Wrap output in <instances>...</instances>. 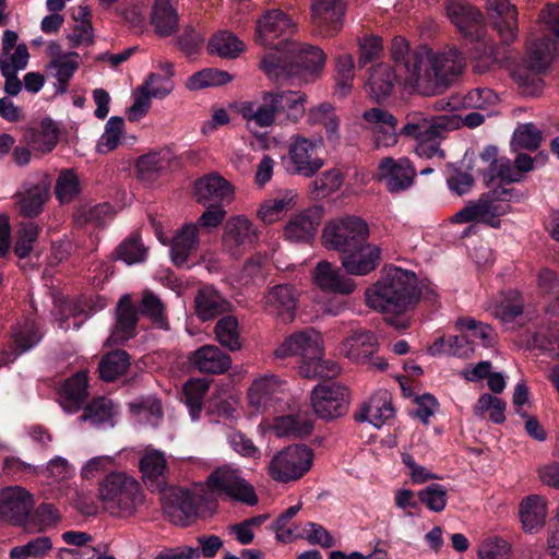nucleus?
<instances>
[{
    "mask_svg": "<svg viewBox=\"0 0 559 559\" xmlns=\"http://www.w3.org/2000/svg\"><path fill=\"white\" fill-rule=\"evenodd\" d=\"M87 373L79 371L64 381L61 386L62 407L73 414L81 409L87 397Z\"/></svg>",
    "mask_w": 559,
    "mask_h": 559,
    "instance_id": "obj_31",
    "label": "nucleus"
},
{
    "mask_svg": "<svg viewBox=\"0 0 559 559\" xmlns=\"http://www.w3.org/2000/svg\"><path fill=\"white\" fill-rule=\"evenodd\" d=\"M343 183L341 170L332 168L323 171L311 183V194L313 198H325L336 191Z\"/></svg>",
    "mask_w": 559,
    "mask_h": 559,
    "instance_id": "obj_53",
    "label": "nucleus"
},
{
    "mask_svg": "<svg viewBox=\"0 0 559 559\" xmlns=\"http://www.w3.org/2000/svg\"><path fill=\"white\" fill-rule=\"evenodd\" d=\"M116 254L117 259L131 265L143 262L146 259L147 250L141 242L140 236L132 234L117 247Z\"/></svg>",
    "mask_w": 559,
    "mask_h": 559,
    "instance_id": "obj_50",
    "label": "nucleus"
},
{
    "mask_svg": "<svg viewBox=\"0 0 559 559\" xmlns=\"http://www.w3.org/2000/svg\"><path fill=\"white\" fill-rule=\"evenodd\" d=\"M299 536L302 539H307L309 544L320 545L322 548H332L336 545V540L330 532L314 522H307Z\"/></svg>",
    "mask_w": 559,
    "mask_h": 559,
    "instance_id": "obj_59",
    "label": "nucleus"
},
{
    "mask_svg": "<svg viewBox=\"0 0 559 559\" xmlns=\"http://www.w3.org/2000/svg\"><path fill=\"white\" fill-rule=\"evenodd\" d=\"M290 202L292 198L265 201L264 203L261 204L260 209L258 210V217L265 224L274 223L287 210Z\"/></svg>",
    "mask_w": 559,
    "mask_h": 559,
    "instance_id": "obj_62",
    "label": "nucleus"
},
{
    "mask_svg": "<svg viewBox=\"0 0 559 559\" xmlns=\"http://www.w3.org/2000/svg\"><path fill=\"white\" fill-rule=\"evenodd\" d=\"M322 355L321 336L312 329L287 336L275 349L277 358L300 356L299 373L306 379L331 378L337 373V365L323 360Z\"/></svg>",
    "mask_w": 559,
    "mask_h": 559,
    "instance_id": "obj_6",
    "label": "nucleus"
},
{
    "mask_svg": "<svg viewBox=\"0 0 559 559\" xmlns=\"http://www.w3.org/2000/svg\"><path fill=\"white\" fill-rule=\"evenodd\" d=\"M233 75L216 68H205L188 78L186 87L190 91H199L206 87H217L227 84Z\"/></svg>",
    "mask_w": 559,
    "mask_h": 559,
    "instance_id": "obj_42",
    "label": "nucleus"
},
{
    "mask_svg": "<svg viewBox=\"0 0 559 559\" xmlns=\"http://www.w3.org/2000/svg\"><path fill=\"white\" fill-rule=\"evenodd\" d=\"M39 226L33 222L25 223L21 226L14 245V253L20 259H25L29 255L39 236Z\"/></svg>",
    "mask_w": 559,
    "mask_h": 559,
    "instance_id": "obj_56",
    "label": "nucleus"
},
{
    "mask_svg": "<svg viewBox=\"0 0 559 559\" xmlns=\"http://www.w3.org/2000/svg\"><path fill=\"white\" fill-rule=\"evenodd\" d=\"M346 273V270L343 271L340 266L321 260L313 270L312 278L313 283L324 292L349 295L355 290L356 283Z\"/></svg>",
    "mask_w": 559,
    "mask_h": 559,
    "instance_id": "obj_21",
    "label": "nucleus"
},
{
    "mask_svg": "<svg viewBox=\"0 0 559 559\" xmlns=\"http://www.w3.org/2000/svg\"><path fill=\"white\" fill-rule=\"evenodd\" d=\"M272 95L278 108L280 123L297 122L305 116L307 99L305 93L292 90H277L273 91Z\"/></svg>",
    "mask_w": 559,
    "mask_h": 559,
    "instance_id": "obj_30",
    "label": "nucleus"
},
{
    "mask_svg": "<svg viewBox=\"0 0 559 559\" xmlns=\"http://www.w3.org/2000/svg\"><path fill=\"white\" fill-rule=\"evenodd\" d=\"M130 367V355L124 349H115L105 354L99 364V378L106 382L115 381Z\"/></svg>",
    "mask_w": 559,
    "mask_h": 559,
    "instance_id": "obj_39",
    "label": "nucleus"
},
{
    "mask_svg": "<svg viewBox=\"0 0 559 559\" xmlns=\"http://www.w3.org/2000/svg\"><path fill=\"white\" fill-rule=\"evenodd\" d=\"M283 164L290 175L312 178L324 166V159L318 154L316 141L298 135L289 145L288 156Z\"/></svg>",
    "mask_w": 559,
    "mask_h": 559,
    "instance_id": "obj_13",
    "label": "nucleus"
},
{
    "mask_svg": "<svg viewBox=\"0 0 559 559\" xmlns=\"http://www.w3.org/2000/svg\"><path fill=\"white\" fill-rule=\"evenodd\" d=\"M130 412L135 416H143L147 423L156 426L163 418V407L158 399L146 396L129 404Z\"/></svg>",
    "mask_w": 559,
    "mask_h": 559,
    "instance_id": "obj_51",
    "label": "nucleus"
},
{
    "mask_svg": "<svg viewBox=\"0 0 559 559\" xmlns=\"http://www.w3.org/2000/svg\"><path fill=\"white\" fill-rule=\"evenodd\" d=\"M139 466L143 480L150 490H164L166 485L165 472L167 469V461L163 452L158 450L146 452L141 457Z\"/></svg>",
    "mask_w": 559,
    "mask_h": 559,
    "instance_id": "obj_29",
    "label": "nucleus"
},
{
    "mask_svg": "<svg viewBox=\"0 0 559 559\" xmlns=\"http://www.w3.org/2000/svg\"><path fill=\"white\" fill-rule=\"evenodd\" d=\"M230 302L212 285L200 287L194 297V313L203 322L229 311Z\"/></svg>",
    "mask_w": 559,
    "mask_h": 559,
    "instance_id": "obj_27",
    "label": "nucleus"
},
{
    "mask_svg": "<svg viewBox=\"0 0 559 559\" xmlns=\"http://www.w3.org/2000/svg\"><path fill=\"white\" fill-rule=\"evenodd\" d=\"M379 173L391 193H399L411 188L416 176L413 164L406 157L399 159L384 157L379 164Z\"/></svg>",
    "mask_w": 559,
    "mask_h": 559,
    "instance_id": "obj_20",
    "label": "nucleus"
},
{
    "mask_svg": "<svg viewBox=\"0 0 559 559\" xmlns=\"http://www.w3.org/2000/svg\"><path fill=\"white\" fill-rule=\"evenodd\" d=\"M81 192L80 180L73 169H63L56 181L55 194L60 203L71 202Z\"/></svg>",
    "mask_w": 559,
    "mask_h": 559,
    "instance_id": "obj_48",
    "label": "nucleus"
},
{
    "mask_svg": "<svg viewBox=\"0 0 559 559\" xmlns=\"http://www.w3.org/2000/svg\"><path fill=\"white\" fill-rule=\"evenodd\" d=\"M354 69L355 64L352 55L343 53L337 57L335 82L337 86L336 93L340 97H346L350 93L355 78Z\"/></svg>",
    "mask_w": 559,
    "mask_h": 559,
    "instance_id": "obj_47",
    "label": "nucleus"
},
{
    "mask_svg": "<svg viewBox=\"0 0 559 559\" xmlns=\"http://www.w3.org/2000/svg\"><path fill=\"white\" fill-rule=\"evenodd\" d=\"M297 29L289 14L281 9H267L255 21L253 39L257 45L269 48V52L294 50L293 36Z\"/></svg>",
    "mask_w": 559,
    "mask_h": 559,
    "instance_id": "obj_8",
    "label": "nucleus"
},
{
    "mask_svg": "<svg viewBox=\"0 0 559 559\" xmlns=\"http://www.w3.org/2000/svg\"><path fill=\"white\" fill-rule=\"evenodd\" d=\"M383 50L382 39L379 36L370 35L359 40L358 45V67L364 68L368 63L377 60Z\"/></svg>",
    "mask_w": 559,
    "mask_h": 559,
    "instance_id": "obj_60",
    "label": "nucleus"
},
{
    "mask_svg": "<svg viewBox=\"0 0 559 559\" xmlns=\"http://www.w3.org/2000/svg\"><path fill=\"white\" fill-rule=\"evenodd\" d=\"M325 61L326 55L321 48L296 41L292 51L285 49L282 52H266L260 60V69L271 80L297 76L308 81L322 71Z\"/></svg>",
    "mask_w": 559,
    "mask_h": 559,
    "instance_id": "obj_5",
    "label": "nucleus"
},
{
    "mask_svg": "<svg viewBox=\"0 0 559 559\" xmlns=\"http://www.w3.org/2000/svg\"><path fill=\"white\" fill-rule=\"evenodd\" d=\"M98 490L105 509L111 514H132L143 500L141 485L124 473H110Z\"/></svg>",
    "mask_w": 559,
    "mask_h": 559,
    "instance_id": "obj_10",
    "label": "nucleus"
},
{
    "mask_svg": "<svg viewBox=\"0 0 559 559\" xmlns=\"http://www.w3.org/2000/svg\"><path fill=\"white\" fill-rule=\"evenodd\" d=\"M245 44L234 33L229 31H221L214 34L207 44L210 53H216L222 58H236L245 50Z\"/></svg>",
    "mask_w": 559,
    "mask_h": 559,
    "instance_id": "obj_41",
    "label": "nucleus"
},
{
    "mask_svg": "<svg viewBox=\"0 0 559 559\" xmlns=\"http://www.w3.org/2000/svg\"><path fill=\"white\" fill-rule=\"evenodd\" d=\"M421 295L415 272L390 266L382 270L379 280L366 290V302L374 310L392 314L388 323L404 331L409 326V319L403 316L416 308Z\"/></svg>",
    "mask_w": 559,
    "mask_h": 559,
    "instance_id": "obj_4",
    "label": "nucleus"
},
{
    "mask_svg": "<svg viewBox=\"0 0 559 559\" xmlns=\"http://www.w3.org/2000/svg\"><path fill=\"white\" fill-rule=\"evenodd\" d=\"M206 392V386L199 382L189 381L183 385V394L186 405L189 408L192 419H198L202 411L203 395Z\"/></svg>",
    "mask_w": 559,
    "mask_h": 559,
    "instance_id": "obj_61",
    "label": "nucleus"
},
{
    "mask_svg": "<svg viewBox=\"0 0 559 559\" xmlns=\"http://www.w3.org/2000/svg\"><path fill=\"white\" fill-rule=\"evenodd\" d=\"M297 307V290L290 284H280L272 287L265 295L266 310L284 323L292 322Z\"/></svg>",
    "mask_w": 559,
    "mask_h": 559,
    "instance_id": "obj_25",
    "label": "nucleus"
},
{
    "mask_svg": "<svg viewBox=\"0 0 559 559\" xmlns=\"http://www.w3.org/2000/svg\"><path fill=\"white\" fill-rule=\"evenodd\" d=\"M394 409L391 403L382 402L379 400H371L369 403H364L359 412L354 415L358 423L368 421L374 427L380 428L384 421L393 416Z\"/></svg>",
    "mask_w": 559,
    "mask_h": 559,
    "instance_id": "obj_43",
    "label": "nucleus"
},
{
    "mask_svg": "<svg viewBox=\"0 0 559 559\" xmlns=\"http://www.w3.org/2000/svg\"><path fill=\"white\" fill-rule=\"evenodd\" d=\"M311 406L321 419L342 417L348 412L349 390L335 381L320 382L312 390Z\"/></svg>",
    "mask_w": 559,
    "mask_h": 559,
    "instance_id": "obj_12",
    "label": "nucleus"
},
{
    "mask_svg": "<svg viewBox=\"0 0 559 559\" xmlns=\"http://www.w3.org/2000/svg\"><path fill=\"white\" fill-rule=\"evenodd\" d=\"M393 67L380 63L371 68L367 87L371 97L381 103L390 97L396 84L414 87L420 81L447 88L463 68L462 53L456 48L435 53L428 46L409 49L405 38L396 36L390 48Z\"/></svg>",
    "mask_w": 559,
    "mask_h": 559,
    "instance_id": "obj_1",
    "label": "nucleus"
},
{
    "mask_svg": "<svg viewBox=\"0 0 559 559\" xmlns=\"http://www.w3.org/2000/svg\"><path fill=\"white\" fill-rule=\"evenodd\" d=\"M320 206L308 207L290 217L284 228L285 239L292 242H311L322 221Z\"/></svg>",
    "mask_w": 559,
    "mask_h": 559,
    "instance_id": "obj_22",
    "label": "nucleus"
},
{
    "mask_svg": "<svg viewBox=\"0 0 559 559\" xmlns=\"http://www.w3.org/2000/svg\"><path fill=\"white\" fill-rule=\"evenodd\" d=\"M362 118L372 129L378 147H391L397 143L401 129H397V119L391 112L373 107L364 111Z\"/></svg>",
    "mask_w": 559,
    "mask_h": 559,
    "instance_id": "obj_23",
    "label": "nucleus"
},
{
    "mask_svg": "<svg viewBox=\"0 0 559 559\" xmlns=\"http://www.w3.org/2000/svg\"><path fill=\"white\" fill-rule=\"evenodd\" d=\"M281 390V381L275 376L255 379L248 390V401L257 412H264L273 404L274 396Z\"/></svg>",
    "mask_w": 559,
    "mask_h": 559,
    "instance_id": "obj_32",
    "label": "nucleus"
},
{
    "mask_svg": "<svg viewBox=\"0 0 559 559\" xmlns=\"http://www.w3.org/2000/svg\"><path fill=\"white\" fill-rule=\"evenodd\" d=\"M179 16L173 0H154L151 23L159 36H169L177 31Z\"/></svg>",
    "mask_w": 559,
    "mask_h": 559,
    "instance_id": "obj_37",
    "label": "nucleus"
},
{
    "mask_svg": "<svg viewBox=\"0 0 559 559\" xmlns=\"http://www.w3.org/2000/svg\"><path fill=\"white\" fill-rule=\"evenodd\" d=\"M123 127V118L118 116L110 117L105 126V132L97 144V152L106 154L116 150L119 144Z\"/></svg>",
    "mask_w": 559,
    "mask_h": 559,
    "instance_id": "obj_54",
    "label": "nucleus"
},
{
    "mask_svg": "<svg viewBox=\"0 0 559 559\" xmlns=\"http://www.w3.org/2000/svg\"><path fill=\"white\" fill-rule=\"evenodd\" d=\"M198 236V227L189 224L183 226L174 237L170 247V259L176 266L181 267L187 263L188 258L199 245Z\"/></svg>",
    "mask_w": 559,
    "mask_h": 559,
    "instance_id": "obj_36",
    "label": "nucleus"
},
{
    "mask_svg": "<svg viewBox=\"0 0 559 559\" xmlns=\"http://www.w3.org/2000/svg\"><path fill=\"white\" fill-rule=\"evenodd\" d=\"M190 361L200 372L209 374H222L231 365L230 356L215 345H204L198 348L190 356Z\"/></svg>",
    "mask_w": 559,
    "mask_h": 559,
    "instance_id": "obj_28",
    "label": "nucleus"
},
{
    "mask_svg": "<svg viewBox=\"0 0 559 559\" xmlns=\"http://www.w3.org/2000/svg\"><path fill=\"white\" fill-rule=\"evenodd\" d=\"M114 416V404L111 400L105 396L93 399L84 407L81 419L90 421L93 426H99L106 423H111Z\"/></svg>",
    "mask_w": 559,
    "mask_h": 559,
    "instance_id": "obj_45",
    "label": "nucleus"
},
{
    "mask_svg": "<svg viewBox=\"0 0 559 559\" xmlns=\"http://www.w3.org/2000/svg\"><path fill=\"white\" fill-rule=\"evenodd\" d=\"M504 212L500 204H493L483 193L476 202H469L466 206L456 212L453 222L459 224L471 223L474 221L484 222L496 218Z\"/></svg>",
    "mask_w": 559,
    "mask_h": 559,
    "instance_id": "obj_35",
    "label": "nucleus"
},
{
    "mask_svg": "<svg viewBox=\"0 0 559 559\" xmlns=\"http://www.w3.org/2000/svg\"><path fill=\"white\" fill-rule=\"evenodd\" d=\"M20 212L24 217L33 218L43 212L45 203L50 197V183L46 180L25 188L16 194Z\"/></svg>",
    "mask_w": 559,
    "mask_h": 559,
    "instance_id": "obj_33",
    "label": "nucleus"
},
{
    "mask_svg": "<svg viewBox=\"0 0 559 559\" xmlns=\"http://www.w3.org/2000/svg\"><path fill=\"white\" fill-rule=\"evenodd\" d=\"M60 516L58 510L51 503H40L34 514L31 516V523L39 526V531H44L48 526L55 525L59 521Z\"/></svg>",
    "mask_w": 559,
    "mask_h": 559,
    "instance_id": "obj_63",
    "label": "nucleus"
},
{
    "mask_svg": "<svg viewBox=\"0 0 559 559\" xmlns=\"http://www.w3.org/2000/svg\"><path fill=\"white\" fill-rule=\"evenodd\" d=\"M447 14L457 31L471 41H480L484 33L481 12L465 0H451Z\"/></svg>",
    "mask_w": 559,
    "mask_h": 559,
    "instance_id": "obj_17",
    "label": "nucleus"
},
{
    "mask_svg": "<svg viewBox=\"0 0 559 559\" xmlns=\"http://www.w3.org/2000/svg\"><path fill=\"white\" fill-rule=\"evenodd\" d=\"M216 340L219 344L230 352H236L241 348L238 320L234 316L222 317L214 329Z\"/></svg>",
    "mask_w": 559,
    "mask_h": 559,
    "instance_id": "obj_44",
    "label": "nucleus"
},
{
    "mask_svg": "<svg viewBox=\"0 0 559 559\" xmlns=\"http://www.w3.org/2000/svg\"><path fill=\"white\" fill-rule=\"evenodd\" d=\"M209 492H198L182 487H170L163 496L164 513L175 524L187 526L202 511L215 512L218 503L215 495L253 507L259 502L254 487L242 478L237 469L221 466L206 478Z\"/></svg>",
    "mask_w": 559,
    "mask_h": 559,
    "instance_id": "obj_2",
    "label": "nucleus"
},
{
    "mask_svg": "<svg viewBox=\"0 0 559 559\" xmlns=\"http://www.w3.org/2000/svg\"><path fill=\"white\" fill-rule=\"evenodd\" d=\"M139 322V311L129 295H123L117 305L116 324L109 336L115 344H124L135 336Z\"/></svg>",
    "mask_w": 559,
    "mask_h": 559,
    "instance_id": "obj_26",
    "label": "nucleus"
},
{
    "mask_svg": "<svg viewBox=\"0 0 559 559\" xmlns=\"http://www.w3.org/2000/svg\"><path fill=\"white\" fill-rule=\"evenodd\" d=\"M43 338L35 321L23 319L10 329V338L0 352V367L14 362L21 355L36 347Z\"/></svg>",
    "mask_w": 559,
    "mask_h": 559,
    "instance_id": "obj_14",
    "label": "nucleus"
},
{
    "mask_svg": "<svg viewBox=\"0 0 559 559\" xmlns=\"http://www.w3.org/2000/svg\"><path fill=\"white\" fill-rule=\"evenodd\" d=\"M222 241L224 250L239 259L258 243L259 231L247 217L234 216L224 226Z\"/></svg>",
    "mask_w": 559,
    "mask_h": 559,
    "instance_id": "obj_15",
    "label": "nucleus"
},
{
    "mask_svg": "<svg viewBox=\"0 0 559 559\" xmlns=\"http://www.w3.org/2000/svg\"><path fill=\"white\" fill-rule=\"evenodd\" d=\"M417 498L430 511L440 513L448 503V489L438 483H431L417 492Z\"/></svg>",
    "mask_w": 559,
    "mask_h": 559,
    "instance_id": "obj_49",
    "label": "nucleus"
},
{
    "mask_svg": "<svg viewBox=\"0 0 559 559\" xmlns=\"http://www.w3.org/2000/svg\"><path fill=\"white\" fill-rule=\"evenodd\" d=\"M164 167L165 160L157 151L141 155L135 164L138 176L143 180L156 179Z\"/></svg>",
    "mask_w": 559,
    "mask_h": 559,
    "instance_id": "obj_55",
    "label": "nucleus"
},
{
    "mask_svg": "<svg viewBox=\"0 0 559 559\" xmlns=\"http://www.w3.org/2000/svg\"><path fill=\"white\" fill-rule=\"evenodd\" d=\"M312 462V449L305 444H290L272 457L269 474L281 483L297 480L311 468Z\"/></svg>",
    "mask_w": 559,
    "mask_h": 559,
    "instance_id": "obj_11",
    "label": "nucleus"
},
{
    "mask_svg": "<svg viewBox=\"0 0 559 559\" xmlns=\"http://www.w3.org/2000/svg\"><path fill=\"white\" fill-rule=\"evenodd\" d=\"M520 519L527 533L538 532L545 524L546 506L537 496H530L521 502Z\"/></svg>",
    "mask_w": 559,
    "mask_h": 559,
    "instance_id": "obj_38",
    "label": "nucleus"
},
{
    "mask_svg": "<svg viewBox=\"0 0 559 559\" xmlns=\"http://www.w3.org/2000/svg\"><path fill=\"white\" fill-rule=\"evenodd\" d=\"M229 444L241 456L250 459H258L260 456L259 448L254 445L249 437L240 431L229 436Z\"/></svg>",
    "mask_w": 559,
    "mask_h": 559,
    "instance_id": "obj_64",
    "label": "nucleus"
},
{
    "mask_svg": "<svg viewBox=\"0 0 559 559\" xmlns=\"http://www.w3.org/2000/svg\"><path fill=\"white\" fill-rule=\"evenodd\" d=\"M344 346L348 358L357 362H367L378 349V341L371 331L359 329L346 338Z\"/></svg>",
    "mask_w": 559,
    "mask_h": 559,
    "instance_id": "obj_34",
    "label": "nucleus"
},
{
    "mask_svg": "<svg viewBox=\"0 0 559 559\" xmlns=\"http://www.w3.org/2000/svg\"><path fill=\"white\" fill-rule=\"evenodd\" d=\"M549 34L533 40L527 47V67L519 73L520 85L530 88L532 94L540 93L544 83L539 76L549 68L552 53L559 43V13L547 21Z\"/></svg>",
    "mask_w": 559,
    "mask_h": 559,
    "instance_id": "obj_7",
    "label": "nucleus"
},
{
    "mask_svg": "<svg viewBox=\"0 0 559 559\" xmlns=\"http://www.w3.org/2000/svg\"><path fill=\"white\" fill-rule=\"evenodd\" d=\"M255 126L259 128H266L274 122L280 123L278 108L274 103L272 92H264L262 103L258 105L255 110Z\"/></svg>",
    "mask_w": 559,
    "mask_h": 559,
    "instance_id": "obj_58",
    "label": "nucleus"
},
{
    "mask_svg": "<svg viewBox=\"0 0 559 559\" xmlns=\"http://www.w3.org/2000/svg\"><path fill=\"white\" fill-rule=\"evenodd\" d=\"M33 508V496L26 489L15 486L0 491V516L12 523H25L29 519Z\"/></svg>",
    "mask_w": 559,
    "mask_h": 559,
    "instance_id": "obj_18",
    "label": "nucleus"
},
{
    "mask_svg": "<svg viewBox=\"0 0 559 559\" xmlns=\"http://www.w3.org/2000/svg\"><path fill=\"white\" fill-rule=\"evenodd\" d=\"M454 128L455 123L449 116L441 115L429 119L416 114L401 128V134L418 141L416 151L419 155L443 158L444 152L440 148L439 141Z\"/></svg>",
    "mask_w": 559,
    "mask_h": 559,
    "instance_id": "obj_9",
    "label": "nucleus"
},
{
    "mask_svg": "<svg viewBox=\"0 0 559 559\" xmlns=\"http://www.w3.org/2000/svg\"><path fill=\"white\" fill-rule=\"evenodd\" d=\"M369 225L356 215H345L329 222L322 230V245L337 251L348 274L366 275L376 270L381 250L369 243Z\"/></svg>",
    "mask_w": 559,
    "mask_h": 559,
    "instance_id": "obj_3",
    "label": "nucleus"
},
{
    "mask_svg": "<svg viewBox=\"0 0 559 559\" xmlns=\"http://www.w3.org/2000/svg\"><path fill=\"white\" fill-rule=\"evenodd\" d=\"M111 214L109 203H98L93 206H82L74 214V221L79 226L87 224L95 226H104L107 217Z\"/></svg>",
    "mask_w": 559,
    "mask_h": 559,
    "instance_id": "obj_52",
    "label": "nucleus"
},
{
    "mask_svg": "<svg viewBox=\"0 0 559 559\" xmlns=\"http://www.w3.org/2000/svg\"><path fill=\"white\" fill-rule=\"evenodd\" d=\"M542 141V131L533 122H527L518 126L514 130L511 147L513 151L527 150L533 152L540 146Z\"/></svg>",
    "mask_w": 559,
    "mask_h": 559,
    "instance_id": "obj_46",
    "label": "nucleus"
},
{
    "mask_svg": "<svg viewBox=\"0 0 559 559\" xmlns=\"http://www.w3.org/2000/svg\"><path fill=\"white\" fill-rule=\"evenodd\" d=\"M487 10L493 28L504 44L514 40L518 31V11L509 0H487Z\"/></svg>",
    "mask_w": 559,
    "mask_h": 559,
    "instance_id": "obj_24",
    "label": "nucleus"
},
{
    "mask_svg": "<svg viewBox=\"0 0 559 559\" xmlns=\"http://www.w3.org/2000/svg\"><path fill=\"white\" fill-rule=\"evenodd\" d=\"M79 57L78 52L72 51L62 56H57L49 62V69L56 70L55 76L58 81L56 90L57 94H64L68 92L69 82L80 67L79 61L76 60Z\"/></svg>",
    "mask_w": 559,
    "mask_h": 559,
    "instance_id": "obj_40",
    "label": "nucleus"
},
{
    "mask_svg": "<svg viewBox=\"0 0 559 559\" xmlns=\"http://www.w3.org/2000/svg\"><path fill=\"white\" fill-rule=\"evenodd\" d=\"M345 12V0H312L313 29L322 37L336 35L343 27Z\"/></svg>",
    "mask_w": 559,
    "mask_h": 559,
    "instance_id": "obj_16",
    "label": "nucleus"
},
{
    "mask_svg": "<svg viewBox=\"0 0 559 559\" xmlns=\"http://www.w3.org/2000/svg\"><path fill=\"white\" fill-rule=\"evenodd\" d=\"M194 197L198 203L207 205L230 203L234 189L229 181L217 173L207 174L194 181Z\"/></svg>",
    "mask_w": 559,
    "mask_h": 559,
    "instance_id": "obj_19",
    "label": "nucleus"
},
{
    "mask_svg": "<svg viewBox=\"0 0 559 559\" xmlns=\"http://www.w3.org/2000/svg\"><path fill=\"white\" fill-rule=\"evenodd\" d=\"M141 313L148 317L158 328L167 329V318L164 313V305L162 300L153 293H145L143 295L141 306Z\"/></svg>",
    "mask_w": 559,
    "mask_h": 559,
    "instance_id": "obj_57",
    "label": "nucleus"
}]
</instances>
